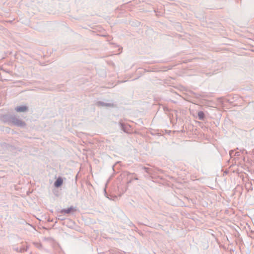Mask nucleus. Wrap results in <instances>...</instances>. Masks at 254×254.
Wrapping results in <instances>:
<instances>
[{
  "label": "nucleus",
  "instance_id": "nucleus-1",
  "mask_svg": "<svg viewBox=\"0 0 254 254\" xmlns=\"http://www.w3.org/2000/svg\"><path fill=\"white\" fill-rule=\"evenodd\" d=\"M2 120L4 123L10 126L13 125L18 127H24L26 126V123L15 115H3Z\"/></svg>",
  "mask_w": 254,
  "mask_h": 254
},
{
  "label": "nucleus",
  "instance_id": "nucleus-2",
  "mask_svg": "<svg viewBox=\"0 0 254 254\" xmlns=\"http://www.w3.org/2000/svg\"><path fill=\"white\" fill-rule=\"evenodd\" d=\"M96 105L98 106L105 107L107 108H113L115 106V104L113 103H105L102 101L97 102Z\"/></svg>",
  "mask_w": 254,
  "mask_h": 254
},
{
  "label": "nucleus",
  "instance_id": "nucleus-3",
  "mask_svg": "<svg viewBox=\"0 0 254 254\" xmlns=\"http://www.w3.org/2000/svg\"><path fill=\"white\" fill-rule=\"evenodd\" d=\"M76 211V208L75 207L71 206L67 209H63L61 210L60 212L61 213L69 214L71 212H75Z\"/></svg>",
  "mask_w": 254,
  "mask_h": 254
},
{
  "label": "nucleus",
  "instance_id": "nucleus-4",
  "mask_svg": "<svg viewBox=\"0 0 254 254\" xmlns=\"http://www.w3.org/2000/svg\"><path fill=\"white\" fill-rule=\"evenodd\" d=\"M15 110L17 112H25L28 110V108L26 106H18L15 108Z\"/></svg>",
  "mask_w": 254,
  "mask_h": 254
},
{
  "label": "nucleus",
  "instance_id": "nucleus-5",
  "mask_svg": "<svg viewBox=\"0 0 254 254\" xmlns=\"http://www.w3.org/2000/svg\"><path fill=\"white\" fill-rule=\"evenodd\" d=\"M63 183V180L61 177H59L55 182L54 186L56 188H59Z\"/></svg>",
  "mask_w": 254,
  "mask_h": 254
},
{
  "label": "nucleus",
  "instance_id": "nucleus-6",
  "mask_svg": "<svg viewBox=\"0 0 254 254\" xmlns=\"http://www.w3.org/2000/svg\"><path fill=\"white\" fill-rule=\"evenodd\" d=\"M198 119L200 120L203 121L205 118V115L204 113L202 111H199L197 114Z\"/></svg>",
  "mask_w": 254,
  "mask_h": 254
},
{
  "label": "nucleus",
  "instance_id": "nucleus-7",
  "mask_svg": "<svg viewBox=\"0 0 254 254\" xmlns=\"http://www.w3.org/2000/svg\"><path fill=\"white\" fill-rule=\"evenodd\" d=\"M121 127H122V129L123 130H124V131H126V129L125 128V127H124V125H123V124L121 123Z\"/></svg>",
  "mask_w": 254,
  "mask_h": 254
},
{
  "label": "nucleus",
  "instance_id": "nucleus-8",
  "mask_svg": "<svg viewBox=\"0 0 254 254\" xmlns=\"http://www.w3.org/2000/svg\"><path fill=\"white\" fill-rule=\"evenodd\" d=\"M144 169L145 170L146 172H148L149 168L144 167Z\"/></svg>",
  "mask_w": 254,
  "mask_h": 254
},
{
  "label": "nucleus",
  "instance_id": "nucleus-9",
  "mask_svg": "<svg viewBox=\"0 0 254 254\" xmlns=\"http://www.w3.org/2000/svg\"><path fill=\"white\" fill-rule=\"evenodd\" d=\"M234 152V151L233 150H231L230 151V155H232V154Z\"/></svg>",
  "mask_w": 254,
  "mask_h": 254
},
{
  "label": "nucleus",
  "instance_id": "nucleus-10",
  "mask_svg": "<svg viewBox=\"0 0 254 254\" xmlns=\"http://www.w3.org/2000/svg\"><path fill=\"white\" fill-rule=\"evenodd\" d=\"M135 180H138V179L137 178H135L134 179Z\"/></svg>",
  "mask_w": 254,
  "mask_h": 254
}]
</instances>
